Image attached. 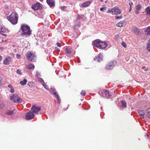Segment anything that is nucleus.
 Segmentation results:
<instances>
[{
  "label": "nucleus",
  "mask_w": 150,
  "mask_h": 150,
  "mask_svg": "<svg viewBox=\"0 0 150 150\" xmlns=\"http://www.w3.org/2000/svg\"><path fill=\"white\" fill-rule=\"evenodd\" d=\"M21 29L22 31L21 35L22 36H25L28 37L30 36L31 34V31L30 30L29 26L26 24H23L21 25Z\"/></svg>",
  "instance_id": "obj_1"
},
{
  "label": "nucleus",
  "mask_w": 150,
  "mask_h": 150,
  "mask_svg": "<svg viewBox=\"0 0 150 150\" xmlns=\"http://www.w3.org/2000/svg\"><path fill=\"white\" fill-rule=\"evenodd\" d=\"M18 14L16 12H13L8 17V19L12 24L15 25L18 23Z\"/></svg>",
  "instance_id": "obj_2"
},
{
  "label": "nucleus",
  "mask_w": 150,
  "mask_h": 150,
  "mask_svg": "<svg viewBox=\"0 0 150 150\" xmlns=\"http://www.w3.org/2000/svg\"><path fill=\"white\" fill-rule=\"evenodd\" d=\"M50 92V93L54 95L55 98L57 99L58 100L57 103H60V99L55 89L54 88H51Z\"/></svg>",
  "instance_id": "obj_3"
},
{
  "label": "nucleus",
  "mask_w": 150,
  "mask_h": 150,
  "mask_svg": "<svg viewBox=\"0 0 150 150\" xmlns=\"http://www.w3.org/2000/svg\"><path fill=\"white\" fill-rule=\"evenodd\" d=\"M10 99L15 103H19L21 102L22 100L17 94H14L10 97Z\"/></svg>",
  "instance_id": "obj_4"
},
{
  "label": "nucleus",
  "mask_w": 150,
  "mask_h": 150,
  "mask_svg": "<svg viewBox=\"0 0 150 150\" xmlns=\"http://www.w3.org/2000/svg\"><path fill=\"white\" fill-rule=\"evenodd\" d=\"M116 64V62L114 61H112L105 66V68L106 69H112Z\"/></svg>",
  "instance_id": "obj_5"
},
{
  "label": "nucleus",
  "mask_w": 150,
  "mask_h": 150,
  "mask_svg": "<svg viewBox=\"0 0 150 150\" xmlns=\"http://www.w3.org/2000/svg\"><path fill=\"white\" fill-rule=\"evenodd\" d=\"M31 110L32 111V112H38L41 110V108L40 106L34 105L31 107ZM29 112H32L30 111Z\"/></svg>",
  "instance_id": "obj_6"
},
{
  "label": "nucleus",
  "mask_w": 150,
  "mask_h": 150,
  "mask_svg": "<svg viewBox=\"0 0 150 150\" xmlns=\"http://www.w3.org/2000/svg\"><path fill=\"white\" fill-rule=\"evenodd\" d=\"M26 56L27 59L32 61L34 59V58L35 57V55L33 53L28 52L27 53Z\"/></svg>",
  "instance_id": "obj_7"
},
{
  "label": "nucleus",
  "mask_w": 150,
  "mask_h": 150,
  "mask_svg": "<svg viewBox=\"0 0 150 150\" xmlns=\"http://www.w3.org/2000/svg\"><path fill=\"white\" fill-rule=\"evenodd\" d=\"M101 93H102V96L103 97H105L107 98H110V97L111 95L109 91L108 90H103Z\"/></svg>",
  "instance_id": "obj_8"
},
{
  "label": "nucleus",
  "mask_w": 150,
  "mask_h": 150,
  "mask_svg": "<svg viewBox=\"0 0 150 150\" xmlns=\"http://www.w3.org/2000/svg\"><path fill=\"white\" fill-rule=\"evenodd\" d=\"M34 117V113H27L25 115V119L27 120H30Z\"/></svg>",
  "instance_id": "obj_9"
},
{
  "label": "nucleus",
  "mask_w": 150,
  "mask_h": 150,
  "mask_svg": "<svg viewBox=\"0 0 150 150\" xmlns=\"http://www.w3.org/2000/svg\"><path fill=\"white\" fill-rule=\"evenodd\" d=\"M93 43L95 46L99 48L100 47H101V46H100V44H102V41L99 39H97L94 41Z\"/></svg>",
  "instance_id": "obj_10"
},
{
  "label": "nucleus",
  "mask_w": 150,
  "mask_h": 150,
  "mask_svg": "<svg viewBox=\"0 0 150 150\" xmlns=\"http://www.w3.org/2000/svg\"><path fill=\"white\" fill-rule=\"evenodd\" d=\"M46 2L51 8H53L55 6L54 0H46Z\"/></svg>",
  "instance_id": "obj_11"
},
{
  "label": "nucleus",
  "mask_w": 150,
  "mask_h": 150,
  "mask_svg": "<svg viewBox=\"0 0 150 150\" xmlns=\"http://www.w3.org/2000/svg\"><path fill=\"white\" fill-rule=\"evenodd\" d=\"M40 4L39 2H37L33 5L32 8L34 10L36 11L38 10L40 8Z\"/></svg>",
  "instance_id": "obj_12"
},
{
  "label": "nucleus",
  "mask_w": 150,
  "mask_h": 150,
  "mask_svg": "<svg viewBox=\"0 0 150 150\" xmlns=\"http://www.w3.org/2000/svg\"><path fill=\"white\" fill-rule=\"evenodd\" d=\"M103 60V55L101 54H99L98 55L97 57L94 58V61H97L98 62H100Z\"/></svg>",
  "instance_id": "obj_13"
},
{
  "label": "nucleus",
  "mask_w": 150,
  "mask_h": 150,
  "mask_svg": "<svg viewBox=\"0 0 150 150\" xmlns=\"http://www.w3.org/2000/svg\"><path fill=\"white\" fill-rule=\"evenodd\" d=\"M11 60V58L8 57L6 58L4 61V64H8Z\"/></svg>",
  "instance_id": "obj_14"
},
{
  "label": "nucleus",
  "mask_w": 150,
  "mask_h": 150,
  "mask_svg": "<svg viewBox=\"0 0 150 150\" xmlns=\"http://www.w3.org/2000/svg\"><path fill=\"white\" fill-rule=\"evenodd\" d=\"M114 13L115 15L119 14L121 13V10L117 7H115L114 8Z\"/></svg>",
  "instance_id": "obj_15"
},
{
  "label": "nucleus",
  "mask_w": 150,
  "mask_h": 150,
  "mask_svg": "<svg viewBox=\"0 0 150 150\" xmlns=\"http://www.w3.org/2000/svg\"><path fill=\"white\" fill-rule=\"evenodd\" d=\"M102 44H100V46L101 47H100L99 48L100 49H105L107 46L108 43L105 42H102Z\"/></svg>",
  "instance_id": "obj_16"
},
{
  "label": "nucleus",
  "mask_w": 150,
  "mask_h": 150,
  "mask_svg": "<svg viewBox=\"0 0 150 150\" xmlns=\"http://www.w3.org/2000/svg\"><path fill=\"white\" fill-rule=\"evenodd\" d=\"M35 66L34 64H28V65H27L26 67V68L27 69H28L29 70H33L34 69Z\"/></svg>",
  "instance_id": "obj_17"
},
{
  "label": "nucleus",
  "mask_w": 150,
  "mask_h": 150,
  "mask_svg": "<svg viewBox=\"0 0 150 150\" xmlns=\"http://www.w3.org/2000/svg\"><path fill=\"white\" fill-rule=\"evenodd\" d=\"M126 24V23L124 21H121L117 24V26L118 27H121Z\"/></svg>",
  "instance_id": "obj_18"
},
{
  "label": "nucleus",
  "mask_w": 150,
  "mask_h": 150,
  "mask_svg": "<svg viewBox=\"0 0 150 150\" xmlns=\"http://www.w3.org/2000/svg\"><path fill=\"white\" fill-rule=\"evenodd\" d=\"M91 3V1H88L83 3L81 4V6L83 7H86L88 6Z\"/></svg>",
  "instance_id": "obj_19"
},
{
  "label": "nucleus",
  "mask_w": 150,
  "mask_h": 150,
  "mask_svg": "<svg viewBox=\"0 0 150 150\" xmlns=\"http://www.w3.org/2000/svg\"><path fill=\"white\" fill-rule=\"evenodd\" d=\"M148 69V67L143 66L141 68V70L142 72H144L147 71Z\"/></svg>",
  "instance_id": "obj_20"
},
{
  "label": "nucleus",
  "mask_w": 150,
  "mask_h": 150,
  "mask_svg": "<svg viewBox=\"0 0 150 150\" xmlns=\"http://www.w3.org/2000/svg\"><path fill=\"white\" fill-rule=\"evenodd\" d=\"M27 81V80L24 79L23 81H20V83L23 86H24L26 84Z\"/></svg>",
  "instance_id": "obj_21"
},
{
  "label": "nucleus",
  "mask_w": 150,
  "mask_h": 150,
  "mask_svg": "<svg viewBox=\"0 0 150 150\" xmlns=\"http://www.w3.org/2000/svg\"><path fill=\"white\" fill-rule=\"evenodd\" d=\"M133 31L134 32L137 34H138L139 33V30L137 27H134L133 29Z\"/></svg>",
  "instance_id": "obj_22"
},
{
  "label": "nucleus",
  "mask_w": 150,
  "mask_h": 150,
  "mask_svg": "<svg viewBox=\"0 0 150 150\" xmlns=\"http://www.w3.org/2000/svg\"><path fill=\"white\" fill-rule=\"evenodd\" d=\"M145 11L146 12L147 14L148 15H150V7L148 6L145 9Z\"/></svg>",
  "instance_id": "obj_23"
},
{
  "label": "nucleus",
  "mask_w": 150,
  "mask_h": 150,
  "mask_svg": "<svg viewBox=\"0 0 150 150\" xmlns=\"http://www.w3.org/2000/svg\"><path fill=\"white\" fill-rule=\"evenodd\" d=\"M28 85L31 88H33L35 86L34 83L32 81L29 82Z\"/></svg>",
  "instance_id": "obj_24"
},
{
  "label": "nucleus",
  "mask_w": 150,
  "mask_h": 150,
  "mask_svg": "<svg viewBox=\"0 0 150 150\" xmlns=\"http://www.w3.org/2000/svg\"><path fill=\"white\" fill-rule=\"evenodd\" d=\"M122 107V108H125L127 106V103L124 100H122L121 101Z\"/></svg>",
  "instance_id": "obj_25"
},
{
  "label": "nucleus",
  "mask_w": 150,
  "mask_h": 150,
  "mask_svg": "<svg viewBox=\"0 0 150 150\" xmlns=\"http://www.w3.org/2000/svg\"><path fill=\"white\" fill-rule=\"evenodd\" d=\"M65 51L67 54H70L71 53L70 49L69 48H66L65 49Z\"/></svg>",
  "instance_id": "obj_26"
},
{
  "label": "nucleus",
  "mask_w": 150,
  "mask_h": 150,
  "mask_svg": "<svg viewBox=\"0 0 150 150\" xmlns=\"http://www.w3.org/2000/svg\"><path fill=\"white\" fill-rule=\"evenodd\" d=\"M145 31L147 32L148 35H150V27H149L146 29Z\"/></svg>",
  "instance_id": "obj_27"
},
{
  "label": "nucleus",
  "mask_w": 150,
  "mask_h": 150,
  "mask_svg": "<svg viewBox=\"0 0 150 150\" xmlns=\"http://www.w3.org/2000/svg\"><path fill=\"white\" fill-rule=\"evenodd\" d=\"M147 49L149 51H150V39L148 41V42L147 46Z\"/></svg>",
  "instance_id": "obj_28"
},
{
  "label": "nucleus",
  "mask_w": 150,
  "mask_h": 150,
  "mask_svg": "<svg viewBox=\"0 0 150 150\" xmlns=\"http://www.w3.org/2000/svg\"><path fill=\"white\" fill-rule=\"evenodd\" d=\"M141 5L139 4L136 7V10L139 11L141 8Z\"/></svg>",
  "instance_id": "obj_29"
},
{
  "label": "nucleus",
  "mask_w": 150,
  "mask_h": 150,
  "mask_svg": "<svg viewBox=\"0 0 150 150\" xmlns=\"http://www.w3.org/2000/svg\"><path fill=\"white\" fill-rule=\"evenodd\" d=\"M43 86H44V87L47 90H49V88L48 86L46 85L44 83L43 84Z\"/></svg>",
  "instance_id": "obj_30"
},
{
  "label": "nucleus",
  "mask_w": 150,
  "mask_h": 150,
  "mask_svg": "<svg viewBox=\"0 0 150 150\" xmlns=\"http://www.w3.org/2000/svg\"><path fill=\"white\" fill-rule=\"evenodd\" d=\"M139 115L141 118H144V116L146 115V113H139Z\"/></svg>",
  "instance_id": "obj_31"
},
{
  "label": "nucleus",
  "mask_w": 150,
  "mask_h": 150,
  "mask_svg": "<svg viewBox=\"0 0 150 150\" xmlns=\"http://www.w3.org/2000/svg\"><path fill=\"white\" fill-rule=\"evenodd\" d=\"M4 106V105L3 103H0V110L3 108Z\"/></svg>",
  "instance_id": "obj_32"
},
{
  "label": "nucleus",
  "mask_w": 150,
  "mask_h": 150,
  "mask_svg": "<svg viewBox=\"0 0 150 150\" xmlns=\"http://www.w3.org/2000/svg\"><path fill=\"white\" fill-rule=\"evenodd\" d=\"M50 115H51L52 114V113H47L46 114H45L44 115L46 116L47 118L48 117V116H49L50 118H51V117L50 116Z\"/></svg>",
  "instance_id": "obj_33"
},
{
  "label": "nucleus",
  "mask_w": 150,
  "mask_h": 150,
  "mask_svg": "<svg viewBox=\"0 0 150 150\" xmlns=\"http://www.w3.org/2000/svg\"><path fill=\"white\" fill-rule=\"evenodd\" d=\"M86 92L84 91H81V95L84 96L86 94Z\"/></svg>",
  "instance_id": "obj_34"
},
{
  "label": "nucleus",
  "mask_w": 150,
  "mask_h": 150,
  "mask_svg": "<svg viewBox=\"0 0 150 150\" xmlns=\"http://www.w3.org/2000/svg\"><path fill=\"white\" fill-rule=\"evenodd\" d=\"M40 76V74L38 72H37L35 75L36 77H39Z\"/></svg>",
  "instance_id": "obj_35"
},
{
  "label": "nucleus",
  "mask_w": 150,
  "mask_h": 150,
  "mask_svg": "<svg viewBox=\"0 0 150 150\" xmlns=\"http://www.w3.org/2000/svg\"><path fill=\"white\" fill-rule=\"evenodd\" d=\"M121 45H122V46H123V47H124L125 48L127 46V45H126V44L124 42H122L121 43Z\"/></svg>",
  "instance_id": "obj_36"
},
{
  "label": "nucleus",
  "mask_w": 150,
  "mask_h": 150,
  "mask_svg": "<svg viewBox=\"0 0 150 150\" xmlns=\"http://www.w3.org/2000/svg\"><path fill=\"white\" fill-rule=\"evenodd\" d=\"M122 17V16H116L115 17V18L116 19H121Z\"/></svg>",
  "instance_id": "obj_37"
},
{
  "label": "nucleus",
  "mask_w": 150,
  "mask_h": 150,
  "mask_svg": "<svg viewBox=\"0 0 150 150\" xmlns=\"http://www.w3.org/2000/svg\"><path fill=\"white\" fill-rule=\"evenodd\" d=\"M5 115L12 116L14 113H4Z\"/></svg>",
  "instance_id": "obj_38"
},
{
  "label": "nucleus",
  "mask_w": 150,
  "mask_h": 150,
  "mask_svg": "<svg viewBox=\"0 0 150 150\" xmlns=\"http://www.w3.org/2000/svg\"><path fill=\"white\" fill-rule=\"evenodd\" d=\"M16 72L17 73H18V74H19L20 75H21L22 74V73L21 72V70H20L19 69H18L17 70V71H16Z\"/></svg>",
  "instance_id": "obj_39"
},
{
  "label": "nucleus",
  "mask_w": 150,
  "mask_h": 150,
  "mask_svg": "<svg viewBox=\"0 0 150 150\" xmlns=\"http://www.w3.org/2000/svg\"><path fill=\"white\" fill-rule=\"evenodd\" d=\"M145 116L149 118H150V113H146Z\"/></svg>",
  "instance_id": "obj_40"
},
{
  "label": "nucleus",
  "mask_w": 150,
  "mask_h": 150,
  "mask_svg": "<svg viewBox=\"0 0 150 150\" xmlns=\"http://www.w3.org/2000/svg\"><path fill=\"white\" fill-rule=\"evenodd\" d=\"M21 57V55L19 54H16V57L18 59H20Z\"/></svg>",
  "instance_id": "obj_41"
},
{
  "label": "nucleus",
  "mask_w": 150,
  "mask_h": 150,
  "mask_svg": "<svg viewBox=\"0 0 150 150\" xmlns=\"http://www.w3.org/2000/svg\"><path fill=\"white\" fill-rule=\"evenodd\" d=\"M105 8V6H103L102 8H100V10L101 11H104V9Z\"/></svg>",
  "instance_id": "obj_42"
},
{
  "label": "nucleus",
  "mask_w": 150,
  "mask_h": 150,
  "mask_svg": "<svg viewBox=\"0 0 150 150\" xmlns=\"http://www.w3.org/2000/svg\"><path fill=\"white\" fill-rule=\"evenodd\" d=\"M119 38V35H116L115 36V40H117Z\"/></svg>",
  "instance_id": "obj_43"
},
{
  "label": "nucleus",
  "mask_w": 150,
  "mask_h": 150,
  "mask_svg": "<svg viewBox=\"0 0 150 150\" xmlns=\"http://www.w3.org/2000/svg\"><path fill=\"white\" fill-rule=\"evenodd\" d=\"M8 87H9V88H11V89H12L13 88V86H12L11 84H9V85H8Z\"/></svg>",
  "instance_id": "obj_44"
},
{
  "label": "nucleus",
  "mask_w": 150,
  "mask_h": 150,
  "mask_svg": "<svg viewBox=\"0 0 150 150\" xmlns=\"http://www.w3.org/2000/svg\"><path fill=\"white\" fill-rule=\"evenodd\" d=\"M57 45L58 47H60L61 46L60 43L59 42H57Z\"/></svg>",
  "instance_id": "obj_45"
},
{
  "label": "nucleus",
  "mask_w": 150,
  "mask_h": 150,
  "mask_svg": "<svg viewBox=\"0 0 150 150\" xmlns=\"http://www.w3.org/2000/svg\"><path fill=\"white\" fill-rule=\"evenodd\" d=\"M10 92L11 93H13L14 92V89L13 88L12 89H11L10 90Z\"/></svg>",
  "instance_id": "obj_46"
},
{
  "label": "nucleus",
  "mask_w": 150,
  "mask_h": 150,
  "mask_svg": "<svg viewBox=\"0 0 150 150\" xmlns=\"http://www.w3.org/2000/svg\"><path fill=\"white\" fill-rule=\"evenodd\" d=\"M139 10H136L135 11V13L136 14H138L139 13Z\"/></svg>",
  "instance_id": "obj_47"
},
{
  "label": "nucleus",
  "mask_w": 150,
  "mask_h": 150,
  "mask_svg": "<svg viewBox=\"0 0 150 150\" xmlns=\"http://www.w3.org/2000/svg\"><path fill=\"white\" fill-rule=\"evenodd\" d=\"M146 112H150V108L147 109Z\"/></svg>",
  "instance_id": "obj_48"
},
{
  "label": "nucleus",
  "mask_w": 150,
  "mask_h": 150,
  "mask_svg": "<svg viewBox=\"0 0 150 150\" xmlns=\"http://www.w3.org/2000/svg\"><path fill=\"white\" fill-rule=\"evenodd\" d=\"M114 8H112V9H110V12H112V13H114Z\"/></svg>",
  "instance_id": "obj_49"
},
{
  "label": "nucleus",
  "mask_w": 150,
  "mask_h": 150,
  "mask_svg": "<svg viewBox=\"0 0 150 150\" xmlns=\"http://www.w3.org/2000/svg\"><path fill=\"white\" fill-rule=\"evenodd\" d=\"M133 3L132 2H131L129 3V5L130 6V7H131V6L132 5Z\"/></svg>",
  "instance_id": "obj_50"
},
{
  "label": "nucleus",
  "mask_w": 150,
  "mask_h": 150,
  "mask_svg": "<svg viewBox=\"0 0 150 150\" xmlns=\"http://www.w3.org/2000/svg\"><path fill=\"white\" fill-rule=\"evenodd\" d=\"M132 10V8L131 7H130L129 10V12H130Z\"/></svg>",
  "instance_id": "obj_51"
},
{
  "label": "nucleus",
  "mask_w": 150,
  "mask_h": 150,
  "mask_svg": "<svg viewBox=\"0 0 150 150\" xmlns=\"http://www.w3.org/2000/svg\"><path fill=\"white\" fill-rule=\"evenodd\" d=\"M107 13H109L110 12V9L107 10Z\"/></svg>",
  "instance_id": "obj_52"
},
{
  "label": "nucleus",
  "mask_w": 150,
  "mask_h": 150,
  "mask_svg": "<svg viewBox=\"0 0 150 150\" xmlns=\"http://www.w3.org/2000/svg\"><path fill=\"white\" fill-rule=\"evenodd\" d=\"M2 59V57L1 56H0V61H1Z\"/></svg>",
  "instance_id": "obj_53"
},
{
  "label": "nucleus",
  "mask_w": 150,
  "mask_h": 150,
  "mask_svg": "<svg viewBox=\"0 0 150 150\" xmlns=\"http://www.w3.org/2000/svg\"><path fill=\"white\" fill-rule=\"evenodd\" d=\"M1 35H3L5 36H6V34H3V33H1Z\"/></svg>",
  "instance_id": "obj_54"
},
{
  "label": "nucleus",
  "mask_w": 150,
  "mask_h": 150,
  "mask_svg": "<svg viewBox=\"0 0 150 150\" xmlns=\"http://www.w3.org/2000/svg\"><path fill=\"white\" fill-rule=\"evenodd\" d=\"M15 112V111H11L10 112L11 113V112Z\"/></svg>",
  "instance_id": "obj_55"
},
{
  "label": "nucleus",
  "mask_w": 150,
  "mask_h": 150,
  "mask_svg": "<svg viewBox=\"0 0 150 150\" xmlns=\"http://www.w3.org/2000/svg\"><path fill=\"white\" fill-rule=\"evenodd\" d=\"M41 80H42V81L43 82H44V81H43V80L42 79H41Z\"/></svg>",
  "instance_id": "obj_56"
},
{
  "label": "nucleus",
  "mask_w": 150,
  "mask_h": 150,
  "mask_svg": "<svg viewBox=\"0 0 150 150\" xmlns=\"http://www.w3.org/2000/svg\"><path fill=\"white\" fill-rule=\"evenodd\" d=\"M1 27H0V30H1Z\"/></svg>",
  "instance_id": "obj_57"
}]
</instances>
